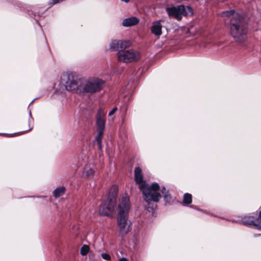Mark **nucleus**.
<instances>
[{"instance_id":"nucleus-1","label":"nucleus","mask_w":261,"mask_h":261,"mask_svg":"<svg viewBox=\"0 0 261 261\" xmlns=\"http://www.w3.org/2000/svg\"><path fill=\"white\" fill-rule=\"evenodd\" d=\"M230 31L232 37L235 41L242 43L247 39L248 26L245 20L238 13H235L233 10L224 11L223 16H230Z\"/></svg>"},{"instance_id":"nucleus-6","label":"nucleus","mask_w":261,"mask_h":261,"mask_svg":"<svg viewBox=\"0 0 261 261\" xmlns=\"http://www.w3.org/2000/svg\"><path fill=\"white\" fill-rule=\"evenodd\" d=\"M66 81L65 82V88L68 91H73L76 93L80 94V89L81 87V82L77 76H74L71 73H67L64 75Z\"/></svg>"},{"instance_id":"nucleus-17","label":"nucleus","mask_w":261,"mask_h":261,"mask_svg":"<svg viewBox=\"0 0 261 261\" xmlns=\"http://www.w3.org/2000/svg\"><path fill=\"white\" fill-rule=\"evenodd\" d=\"M98 133L97 137L96 138V140L98 145V148L99 149H101L102 148V138L103 136V131L98 130Z\"/></svg>"},{"instance_id":"nucleus-11","label":"nucleus","mask_w":261,"mask_h":261,"mask_svg":"<svg viewBox=\"0 0 261 261\" xmlns=\"http://www.w3.org/2000/svg\"><path fill=\"white\" fill-rule=\"evenodd\" d=\"M217 37L214 34H208L206 35L203 40L202 45L204 47L208 45H217Z\"/></svg>"},{"instance_id":"nucleus-19","label":"nucleus","mask_w":261,"mask_h":261,"mask_svg":"<svg viewBox=\"0 0 261 261\" xmlns=\"http://www.w3.org/2000/svg\"><path fill=\"white\" fill-rule=\"evenodd\" d=\"M192 202V196L188 193L185 194L184 196V203L185 204H190Z\"/></svg>"},{"instance_id":"nucleus-2","label":"nucleus","mask_w":261,"mask_h":261,"mask_svg":"<svg viewBox=\"0 0 261 261\" xmlns=\"http://www.w3.org/2000/svg\"><path fill=\"white\" fill-rule=\"evenodd\" d=\"M135 179L136 182L139 185V188L143 194L144 199L147 202L159 201L161 197V195L159 192V185L154 183L152 184L151 186H149L143 180L142 170L140 167H137L135 170Z\"/></svg>"},{"instance_id":"nucleus-8","label":"nucleus","mask_w":261,"mask_h":261,"mask_svg":"<svg viewBox=\"0 0 261 261\" xmlns=\"http://www.w3.org/2000/svg\"><path fill=\"white\" fill-rule=\"evenodd\" d=\"M166 11L170 17H173L179 20L182 18V15L185 13V9L184 5H179L177 7H168Z\"/></svg>"},{"instance_id":"nucleus-24","label":"nucleus","mask_w":261,"mask_h":261,"mask_svg":"<svg viewBox=\"0 0 261 261\" xmlns=\"http://www.w3.org/2000/svg\"><path fill=\"white\" fill-rule=\"evenodd\" d=\"M119 261H127L125 258L122 257L120 258Z\"/></svg>"},{"instance_id":"nucleus-5","label":"nucleus","mask_w":261,"mask_h":261,"mask_svg":"<svg viewBox=\"0 0 261 261\" xmlns=\"http://www.w3.org/2000/svg\"><path fill=\"white\" fill-rule=\"evenodd\" d=\"M118 59L123 63H130L138 61L141 58V54L134 49H122L117 54Z\"/></svg>"},{"instance_id":"nucleus-13","label":"nucleus","mask_w":261,"mask_h":261,"mask_svg":"<svg viewBox=\"0 0 261 261\" xmlns=\"http://www.w3.org/2000/svg\"><path fill=\"white\" fill-rule=\"evenodd\" d=\"M259 220L253 216H245L242 219V223L247 226L254 225L257 226Z\"/></svg>"},{"instance_id":"nucleus-15","label":"nucleus","mask_w":261,"mask_h":261,"mask_svg":"<svg viewBox=\"0 0 261 261\" xmlns=\"http://www.w3.org/2000/svg\"><path fill=\"white\" fill-rule=\"evenodd\" d=\"M118 191V188L116 186H112L110 189V193L108 197V200H110L114 199V201H115L116 203Z\"/></svg>"},{"instance_id":"nucleus-21","label":"nucleus","mask_w":261,"mask_h":261,"mask_svg":"<svg viewBox=\"0 0 261 261\" xmlns=\"http://www.w3.org/2000/svg\"><path fill=\"white\" fill-rule=\"evenodd\" d=\"M162 194L164 196V200L166 202H169L170 200L171 197L169 195H168V191L165 188H163Z\"/></svg>"},{"instance_id":"nucleus-10","label":"nucleus","mask_w":261,"mask_h":261,"mask_svg":"<svg viewBox=\"0 0 261 261\" xmlns=\"http://www.w3.org/2000/svg\"><path fill=\"white\" fill-rule=\"evenodd\" d=\"M128 43L126 41L120 40H112L110 43V49L111 51H114L118 49L119 48L122 49L126 47Z\"/></svg>"},{"instance_id":"nucleus-7","label":"nucleus","mask_w":261,"mask_h":261,"mask_svg":"<svg viewBox=\"0 0 261 261\" xmlns=\"http://www.w3.org/2000/svg\"><path fill=\"white\" fill-rule=\"evenodd\" d=\"M116 206V203L114 199L108 200L103 204H101L99 208V213L100 215L110 216L112 214Z\"/></svg>"},{"instance_id":"nucleus-16","label":"nucleus","mask_w":261,"mask_h":261,"mask_svg":"<svg viewBox=\"0 0 261 261\" xmlns=\"http://www.w3.org/2000/svg\"><path fill=\"white\" fill-rule=\"evenodd\" d=\"M65 189L64 187H60L57 188L54 191V196L56 198L59 197L64 194V193H65Z\"/></svg>"},{"instance_id":"nucleus-12","label":"nucleus","mask_w":261,"mask_h":261,"mask_svg":"<svg viewBox=\"0 0 261 261\" xmlns=\"http://www.w3.org/2000/svg\"><path fill=\"white\" fill-rule=\"evenodd\" d=\"M162 25L159 21H154L150 28L151 33L156 37H160L162 34Z\"/></svg>"},{"instance_id":"nucleus-25","label":"nucleus","mask_w":261,"mask_h":261,"mask_svg":"<svg viewBox=\"0 0 261 261\" xmlns=\"http://www.w3.org/2000/svg\"><path fill=\"white\" fill-rule=\"evenodd\" d=\"M122 1H123L125 3H128L130 0H121Z\"/></svg>"},{"instance_id":"nucleus-23","label":"nucleus","mask_w":261,"mask_h":261,"mask_svg":"<svg viewBox=\"0 0 261 261\" xmlns=\"http://www.w3.org/2000/svg\"><path fill=\"white\" fill-rule=\"evenodd\" d=\"M117 108L116 107L114 108L111 111H110L109 113V116H112L116 111Z\"/></svg>"},{"instance_id":"nucleus-4","label":"nucleus","mask_w":261,"mask_h":261,"mask_svg":"<svg viewBox=\"0 0 261 261\" xmlns=\"http://www.w3.org/2000/svg\"><path fill=\"white\" fill-rule=\"evenodd\" d=\"M129 209V199L128 195L124 194L119 199L117 208V224L121 231L125 230Z\"/></svg>"},{"instance_id":"nucleus-3","label":"nucleus","mask_w":261,"mask_h":261,"mask_svg":"<svg viewBox=\"0 0 261 261\" xmlns=\"http://www.w3.org/2000/svg\"><path fill=\"white\" fill-rule=\"evenodd\" d=\"M105 81L97 77L92 76L82 79L81 82L80 94H93L100 91L103 88Z\"/></svg>"},{"instance_id":"nucleus-22","label":"nucleus","mask_w":261,"mask_h":261,"mask_svg":"<svg viewBox=\"0 0 261 261\" xmlns=\"http://www.w3.org/2000/svg\"><path fill=\"white\" fill-rule=\"evenodd\" d=\"M101 257L103 259H105L106 260H110L111 259V257L110 255L106 253H103L101 254Z\"/></svg>"},{"instance_id":"nucleus-9","label":"nucleus","mask_w":261,"mask_h":261,"mask_svg":"<svg viewBox=\"0 0 261 261\" xmlns=\"http://www.w3.org/2000/svg\"><path fill=\"white\" fill-rule=\"evenodd\" d=\"M106 114L101 109L98 110L96 116V125L97 130L103 131L105 127Z\"/></svg>"},{"instance_id":"nucleus-18","label":"nucleus","mask_w":261,"mask_h":261,"mask_svg":"<svg viewBox=\"0 0 261 261\" xmlns=\"http://www.w3.org/2000/svg\"><path fill=\"white\" fill-rule=\"evenodd\" d=\"M94 173V169L89 167V166H86L84 168V173L87 176H90L92 175Z\"/></svg>"},{"instance_id":"nucleus-14","label":"nucleus","mask_w":261,"mask_h":261,"mask_svg":"<svg viewBox=\"0 0 261 261\" xmlns=\"http://www.w3.org/2000/svg\"><path fill=\"white\" fill-rule=\"evenodd\" d=\"M139 20L135 17L124 19L122 21V25L124 27H128L138 24Z\"/></svg>"},{"instance_id":"nucleus-20","label":"nucleus","mask_w":261,"mask_h":261,"mask_svg":"<svg viewBox=\"0 0 261 261\" xmlns=\"http://www.w3.org/2000/svg\"><path fill=\"white\" fill-rule=\"evenodd\" d=\"M89 251V247L87 245H84L81 248V253L84 256L87 254Z\"/></svg>"}]
</instances>
